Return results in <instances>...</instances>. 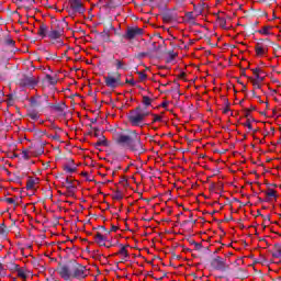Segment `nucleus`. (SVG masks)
<instances>
[{
    "instance_id": "nucleus-1",
    "label": "nucleus",
    "mask_w": 281,
    "mask_h": 281,
    "mask_svg": "<svg viewBox=\"0 0 281 281\" xmlns=\"http://www.w3.org/2000/svg\"><path fill=\"white\" fill-rule=\"evenodd\" d=\"M57 272L63 280H87L89 278V269L87 266L79 263L77 260H69L66 263L59 262Z\"/></svg>"
},
{
    "instance_id": "nucleus-2",
    "label": "nucleus",
    "mask_w": 281,
    "mask_h": 281,
    "mask_svg": "<svg viewBox=\"0 0 281 281\" xmlns=\"http://www.w3.org/2000/svg\"><path fill=\"white\" fill-rule=\"evenodd\" d=\"M116 144H119V146H123V148H127V150L134 153L136 157H139L146 153L144 143H142V136H139L137 131H130V134L127 135L121 134L116 138Z\"/></svg>"
},
{
    "instance_id": "nucleus-3",
    "label": "nucleus",
    "mask_w": 281,
    "mask_h": 281,
    "mask_svg": "<svg viewBox=\"0 0 281 281\" xmlns=\"http://www.w3.org/2000/svg\"><path fill=\"white\" fill-rule=\"evenodd\" d=\"M142 104L144 108L138 105L134 110L130 111L127 120L132 126H142V122H144L148 115H151L150 111L147 109L153 105V99L148 95H143Z\"/></svg>"
},
{
    "instance_id": "nucleus-4",
    "label": "nucleus",
    "mask_w": 281,
    "mask_h": 281,
    "mask_svg": "<svg viewBox=\"0 0 281 281\" xmlns=\"http://www.w3.org/2000/svg\"><path fill=\"white\" fill-rule=\"evenodd\" d=\"M105 87L110 89H117V87H122V74L119 71L115 72H108V76L103 77Z\"/></svg>"
},
{
    "instance_id": "nucleus-5",
    "label": "nucleus",
    "mask_w": 281,
    "mask_h": 281,
    "mask_svg": "<svg viewBox=\"0 0 281 281\" xmlns=\"http://www.w3.org/2000/svg\"><path fill=\"white\" fill-rule=\"evenodd\" d=\"M273 45V42L269 38H261L257 42L255 46V52L257 56H265L269 52V47Z\"/></svg>"
},
{
    "instance_id": "nucleus-6",
    "label": "nucleus",
    "mask_w": 281,
    "mask_h": 281,
    "mask_svg": "<svg viewBox=\"0 0 281 281\" xmlns=\"http://www.w3.org/2000/svg\"><path fill=\"white\" fill-rule=\"evenodd\" d=\"M137 36H144V29H139L138 26H128L125 34H123V38H125V41H134Z\"/></svg>"
},
{
    "instance_id": "nucleus-7",
    "label": "nucleus",
    "mask_w": 281,
    "mask_h": 281,
    "mask_svg": "<svg viewBox=\"0 0 281 281\" xmlns=\"http://www.w3.org/2000/svg\"><path fill=\"white\" fill-rule=\"evenodd\" d=\"M211 267L215 271H227L229 269V265L221 256H216L211 260Z\"/></svg>"
},
{
    "instance_id": "nucleus-8",
    "label": "nucleus",
    "mask_w": 281,
    "mask_h": 281,
    "mask_svg": "<svg viewBox=\"0 0 281 281\" xmlns=\"http://www.w3.org/2000/svg\"><path fill=\"white\" fill-rule=\"evenodd\" d=\"M177 9L168 10L162 13L164 23H172V21H177L179 19V14L176 11Z\"/></svg>"
},
{
    "instance_id": "nucleus-9",
    "label": "nucleus",
    "mask_w": 281,
    "mask_h": 281,
    "mask_svg": "<svg viewBox=\"0 0 281 281\" xmlns=\"http://www.w3.org/2000/svg\"><path fill=\"white\" fill-rule=\"evenodd\" d=\"M65 25H68V23H67V21H65V19H63L61 21L60 20H52L49 29L65 34Z\"/></svg>"
},
{
    "instance_id": "nucleus-10",
    "label": "nucleus",
    "mask_w": 281,
    "mask_h": 281,
    "mask_svg": "<svg viewBox=\"0 0 281 281\" xmlns=\"http://www.w3.org/2000/svg\"><path fill=\"white\" fill-rule=\"evenodd\" d=\"M19 85L20 87H36V85H38V81H36L34 77L23 76L19 79Z\"/></svg>"
},
{
    "instance_id": "nucleus-11",
    "label": "nucleus",
    "mask_w": 281,
    "mask_h": 281,
    "mask_svg": "<svg viewBox=\"0 0 281 281\" xmlns=\"http://www.w3.org/2000/svg\"><path fill=\"white\" fill-rule=\"evenodd\" d=\"M69 5L74 12H78L79 14H85V7H82V1L69 0Z\"/></svg>"
},
{
    "instance_id": "nucleus-12",
    "label": "nucleus",
    "mask_w": 281,
    "mask_h": 281,
    "mask_svg": "<svg viewBox=\"0 0 281 281\" xmlns=\"http://www.w3.org/2000/svg\"><path fill=\"white\" fill-rule=\"evenodd\" d=\"M46 103L49 104L50 108L54 109V111L59 113V115H61V117H67V112H65V109H67V104H65V103L52 104V103H48L47 101H46Z\"/></svg>"
},
{
    "instance_id": "nucleus-13",
    "label": "nucleus",
    "mask_w": 281,
    "mask_h": 281,
    "mask_svg": "<svg viewBox=\"0 0 281 281\" xmlns=\"http://www.w3.org/2000/svg\"><path fill=\"white\" fill-rule=\"evenodd\" d=\"M63 168L67 172V175H74V172L78 170L76 162L71 158L68 159V162L65 164Z\"/></svg>"
},
{
    "instance_id": "nucleus-14",
    "label": "nucleus",
    "mask_w": 281,
    "mask_h": 281,
    "mask_svg": "<svg viewBox=\"0 0 281 281\" xmlns=\"http://www.w3.org/2000/svg\"><path fill=\"white\" fill-rule=\"evenodd\" d=\"M94 243H97L99 247H106V243L109 241L104 235H102L101 233H97L94 235Z\"/></svg>"
},
{
    "instance_id": "nucleus-15",
    "label": "nucleus",
    "mask_w": 281,
    "mask_h": 281,
    "mask_svg": "<svg viewBox=\"0 0 281 281\" xmlns=\"http://www.w3.org/2000/svg\"><path fill=\"white\" fill-rule=\"evenodd\" d=\"M30 150H32V148L37 149L36 151H32L33 155H35L36 157H38V155H43L45 153V150H43V143H32L30 145Z\"/></svg>"
},
{
    "instance_id": "nucleus-16",
    "label": "nucleus",
    "mask_w": 281,
    "mask_h": 281,
    "mask_svg": "<svg viewBox=\"0 0 281 281\" xmlns=\"http://www.w3.org/2000/svg\"><path fill=\"white\" fill-rule=\"evenodd\" d=\"M4 267L5 271H11V273H16V270L19 269V265L13 260L5 261Z\"/></svg>"
},
{
    "instance_id": "nucleus-17",
    "label": "nucleus",
    "mask_w": 281,
    "mask_h": 281,
    "mask_svg": "<svg viewBox=\"0 0 281 281\" xmlns=\"http://www.w3.org/2000/svg\"><path fill=\"white\" fill-rule=\"evenodd\" d=\"M38 36H41L42 38H45L48 36L49 34V27L47 26V24L45 23H41L38 31H37Z\"/></svg>"
},
{
    "instance_id": "nucleus-18",
    "label": "nucleus",
    "mask_w": 281,
    "mask_h": 281,
    "mask_svg": "<svg viewBox=\"0 0 281 281\" xmlns=\"http://www.w3.org/2000/svg\"><path fill=\"white\" fill-rule=\"evenodd\" d=\"M65 33L60 32V31H55L54 29H49L48 31V38L50 41H58V38H60Z\"/></svg>"
},
{
    "instance_id": "nucleus-19",
    "label": "nucleus",
    "mask_w": 281,
    "mask_h": 281,
    "mask_svg": "<svg viewBox=\"0 0 281 281\" xmlns=\"http://www.w3.org/2000/svg\"><path fill=\"white\" fill-rule=\"evenodd\" d=\"M270 254H272L273 258H281V243L274 244L273 249L270 250Z\"/></svg>"
},
{
    "instance_id": "nucleus-20",
    "label": "nucleus",
    "mask_w": 281,
    "mask_h": 281,
    "mask_svg": "<svg viewBox=\"0 0 281 281\" xmlns=\"http://www.w3.org/2000/svg\"><path fill=\"white\" fill-rule=\"evenodd\" d=\"M10 234V228L5 225V223H0V238H8Z\"/></svg>"
},
{
    "instance_id": "nucleus-21",
    "label": "nucleus",
    "mask_w": 281,
    "mask_h": 281,
    "mask_svg": "<svg viewBox=\"0 0 281 281\" xmlns=\"http://www.w3.org/2000/svg\"><path fill=\"white\" fill-rule=\"evenodd\" d=\"M2 45L4 47H10L11 52H14V45H16V42L10 37H7L3 40Z\"/></svg>"
},
{
    "instance_id": "nucleus-22",
    "label": "nucleus",
    "mask_w": 281,
    "mask_h": 281,
    "mask_svg": "<svg viewBox=\"0 0 281 281\" xmlns=\"http://www.w3.org/2000/svg\"><path fill=\"white\" fill-rule=\"evenodd\" d=\"M94 148H100V146H109V140H106V136L102 135L101 138L97 143L93 144Z\"/></svg>"
},
{
    "instance_id": "nucleus-23",
    "label": "nucleus",
    "mask_w": 281,
    "mask_h": 281,
    "mask_svg": "<svg viewBox=\"0 0 281 281\" xmlns=\"http://www.w3.org/2000/svg\"><path fill=\"white\" fill-rule=\"evenodd\" d=\"M44 82H47V85H52L54 87L58 85V78L52 77V75H46L44 78Z\"/></svg>"
},
{
    "instance_id": "nucleus-24",
    "label": "nucleus",
    "mask_w": 281,
    "mask_h": 281,
    "mask_svg": "<svg viewBox=\"0 0 281 281\" xmlns=\"http://www.w3.org/2000/svg\"><path fill=\"white\" fill-rule=\"evenodd\" d=\"M266 196H267L266 203H269V201H271V198L278 199L277 191L273 190V189H271V188H269V189H268V192H266Z\"/></svg>"
},
{
    "instance_id": "nucleus-25",
    "label": "nucleus",
    "mask_w": 281,
    "mask_h": 281,
    "mask_svg": "<svg viewBox=\"0 0 281 281\" xmlns=\"http://www.w3.org/2000/svg\"><path fill=\"white\" fill-rule=\"evenodd\" d=\"M99 36L103 43H111V33L108 31L99 33Z\"/></svg>"
},
{
    "instance_id": "nucleus-26",
    "label": "nucleus",
    "mask_w": 281,
    "mask_h": 281,
    "mask_svg": "<svg viewBox=\"0 0 281 281\" xmlns=\"http://www.w3.org/2000/svg\"><path fill=\"white\" fill-rule=\"evenodd\" d=\"M35 183H38V178L34 179L32 177H29L26 182V190H34Z\"/></svg>"
},
{
    "instance_id": "nucleus-27",
    "label": "nucleus",
    "mask_w": 281,
    "mask_h": 281,
    "mask_svg": "<svg viewBox=\"0 0 281 281\" xmlns=\"http://www.w3.org/2000/svg\"><path fill=\"white\" fill-rule=\"evenodd\" d=\"M115 67H116V71H120V69H123L124 71H126V64L124 63V60L122 59H115Z\"/></svg>"
},
{
    "instance_id": "nucleus-28",
    "label": "nucleus",
    "mask_w": 281,
    "mask_h": 281,
    "mask_svg": "<svg viewBox=\"0 0 281 281\" xmlns=\"http://www.w3.org/2000/svg\"><path fill=\"white\" fill-rule=\"evenodd\" d=\"M15 273H18V278H21L22 280H27V274L25 273V269L21 268V266H18Z\"/></svg>"
},
{
    "instance_id": "nucleus-29",
    "label": "nucleus",
    "mask_w": 281,
    "mask_h": 281,
    "mask_svg": "<svg viewBox=\"0 0 281 281\" xmlns=\"http://www.w3.org/2000/svg\"><path fill=\"white\" fill-rule=\"evenodd\" d=\"M65 183H67V186H65ZM74 182L71 181V180H69V178H66L65 179V182H63V188H67V190L69 191V192H71V190H74L76 187H74V184H72Z\"/></svg>"
},
{
    "instance_id": "nucleus-30",
    "label": "nucleus",
    "mask_w": 281,
    "mask_h": 281,
    "mask_svg": "<svg viewBox=\"0 0 281 281\" xmlns=\"http://www.w3.org/2000/svg\"><path fill=\"white\" fill-rule=\"evenodd\" d=\"M43 105V101L41 99H31V106L33 109H40Z\"/></svg>"
},
{
    "instance_id": "nucleus-31",
    "label": "nucleus",
    "mask_w": 281,
    "mask_h": 281,
    "mask_svg": "<svg viewBox=\"0 0 281 281\" xmlns=\"http://www.w3.org/2000/svg\"><path fill=\"white\" fill-rule=\"evenodd\" d=\"M246 120L247 121L243 124V126H246L249 131H254V126L251 125V122H255L254 117L248 116Z\"/></svg>"
},
{
    "instance_id": "nucleus-32",
    "label": "nucleus",
    "mask_w": 281,
    "mask_h": 281,
    "mask_svg": "<svg viewBox=\"0 0 281 281\" xmlns=\"http://www.w3.org/2000/svg\"><path fill=\"white\" fill-rule=\"evenodd\" d=\"M44 54H47L46 60H56L58 55L56 53H49L47 49H43Z\"/></svg>"
},
{
    "instance_id": "nucleus-33",
    "label": "nucleus",
    "mask_w": 281,
    "mask_h": 281,
    "mask_svg": "<svg viewBox=\"0 0 281 281\" xmlns=\"http://www.w3.org/2000/svg\"><path fill=\"white\" fill-rule=\"evenodd\" d=\"M269 30H272V26H263L262 30L257 31L258 34H263V36H269L271 32Z\"/></svg>"
},
{
    "instance_id": "nucleus-34",
    "label": "nucleus",
    "mask_w": 281,
    "mask_h": 281,
    "mask_svg": "<svg viewBox=\"0 0 281 281\" xmlns=\"http://www.w3.org/2000/svg\"><path fill=\"white\" fill-rule=\"evenodd\" d=\"M103 31H104V32H108V33H110V34H111V31L115 32V26H113V23L108 22V23L105 24V26H104V30H103Z\"/></svg>"
},
{
    "instance_id": "nucleus-35",
    "label": "nucleus",
    "mask_w": 281,
    "mask_h": 281,
    "mask_svg": "<svg viewBox=\"0 0 281 281\" xmlns=\"http://www.w3.org/2000/svg\"><path fill=\"white\" fill-rule=\"evenodd\" d=\"M126 247H130L128 245L123 246L121 245V249L119 251V254H121V256H124L125 258H128V250H126Z\"/></svg>"
},
{
    "instance_id": "nucleus-36",
    "label": "nucleus",
    "mask_w": 281,
    "mask_h": 281,
    "mask_svg": "<svg viewBox=\"0 0 281 281\" xmlns=\"http://www.w3.org/2000/svg\"><path fill=\"white\" fill-rule=\"evenodd\" d=\"M113 199H114L115 201H122V199H124V194H122V191L116 190L115 193H114V195H113Z\"/></svg>"
},
{
    "instance_id": "nucleus-37",
    "label": "nucleus",
    "mask_w": 281,
    "mask_h": 281,
    "mask_svg": "<svg viewBox=\"0 0 281 281\" xmlns=\"http://www.w3.org/2000/svg\"><path fill=\"white\" fill-rule=\"evenodd\" d=\"M218 22L220 27H222L223 30H227V20H225L224 18H218Z\"/></svg>"
},
{
    "instance_id": "nucleus-38",
    "label": "nucleus",
    "mask_w": 281,
    "mask_h": 281,
    "mask_svg": "<svg viewBox=\"0 0 281 281\" xmlns=\"http://www.w3.org/2000/svg\"><path fill=\"white\" fill-rule=\"evenodd\" d=\"M26 116L30 117L31 120H34V121H36V120H38V117H41V116L38 115V113H36V112H29V113L26 114Z\"/></svg>"
},
{
    "instance_id": "nucleus-39",
    "label": "nucleus",
    "mask_w": 281,
    "mask_h": 281,
    "mask_svg": "<svg viewBox=\"0 0 281 281\" xmlns=\"http://www.w3.org/2000/svg\"><path fill=\"white\" fill-rule=\"evenodd\" d=\"M245 115L244 117H250L251 111H256V106L251 105L250 109H245Z\"/></svg>"
},
{
    "instance_id": "nucleus-40",
    "label": "nucleus",
    "mask_w": 281,
    "mask_h": 281,
    "mask_svg": "<svg viewBox=\"0 0 281 281\" xmlns=\"http://www.w3.org/2000/svg\"><path fill=\"white\" fill-rule=\"evenodd\" d=\"M247 78H248V80L251 81L252 87H254L255 89H261L260 82L256 81V80H255L254 78H251V77H247Z\"/></svg>"
},
{
    "instance_id": "nucleus-41",
    "label": "nucleus",
    "mask_w": 281,
    "mask_h": 281,
    "mask_svg": "<svg viewBox=\"0 0 281 281\" xmlns=\"http://www.w3.org/2000/svg\"><path fill=\"white\" fill-rule=\"evenodd\" d=\"M237 278H245V269L238 268L235 274Z\"/></svg>"
},
{
    "instance_id": "nucleus-42",
    "label": "nucleus",
    "mask_w": 281,
    "mask_h": 281,
    "mask_svg": "<svg viewBox=\"0 0 281 281\" xmlns=\"http://www.w3.org/2000/svg\"><path fill=\"white\" fill-rule=\"evenodd\" d=\"M251 71L255 76V79H257L258 76H260V74H262V69H260V68H252Z\"/></svg>"
},
{
    "instance_id": "nucleus-43",
    "label": "nucleus",
    "mask_w": 281,
    "mask_h": 281,
    "mask_svg": "<svg viewBox=\"0 0 281 281\" xmlns=\"http://www.w3.org/2000/svg\"><path fill=\"white\" fill-rule=\"evenodd\" d=\"M193 10L196 12L198 16L203 14V7H196V4H194Z\"/></svg>"
},
{
    "instance_id": "nucleus-44",
    "label": "nucleus",
    "mask_w": 281,
    "mask_h": 281,
    "mask_svg": "<svg viewBox=\"0 0 281 281\" xmlns=\"http://www.w3.org/2000/svg\"><path fill=\"white\" fill-rule=\"evenodd\" d=\"M0 276L5 278V263H0Z\"/></svg>"
},
{
    "instance_id": "nucleus-45",
    "label": "nucleus",
    "mask_w": 281,
    "mask_h": 281,
    "mask_svg": "<svg viewBox=\"0 0 281 281\" xmlns=\"http://www.w3.org/2000/svg\"><path fill=\"white\" fill-rule=\"evenodd\" d=\"M53 45H56L57 47H63V45H65V42H63V40L57 38L55 40V42H53Z\"/></svg>"
},
{
    "instance_id": "nucleus-46",
    "label": "nucleus",
    "mask_w": 281,
    "mask_h": 281,
    "mask_svg": "<svg viewBox=\"0 0 281 281\" xmlns=\"http://www.w3.org/2000/svg\"><path fill=\"white\" fill-rule=\"evenodd\" d=\"M3 202L8 203L9 205H14L16 203V201H14L12 198H4Z\"/></svg>"
},
{
    "instance_id": "nucleus-47",
    "label": "nucleus",
    "mask_w": 281,
    "mask_h": 281,
    "mask_svg": "<svg viewBox=\"0 0 281 281\" xmlns=\"http://www.w3.org/2000/svg\"><path fill=\"white\" fill-rule=\"evenodd\" d=\"M22 157L23 159H25V161L30 160V151H27V149H24L22 151Z\"/></svg>"
},
{
    "instance_id": "nucleus-48",
    "label": "nucleus",
    "mask_w": 281,
    "mask_h": 281,
    "mask_svg": "<svg viewBox=\"0 0 281 281\" xmlns=\"http://www.w3.org/2000/svg\"><path fill=\"white\" fill-rule=\"evenodd\" d=\"M153 115V124H155V122H161V116L160 115H158V114H151Z\"/></svg>"
},
{
    "instance_id": "nucleus-49",
    "label": "nucleus",
    "mask_w": 281,
    "mask_h": 281,
    "mask_svg": "<svg viewBox=\"0 0 281 281\" xmlns=\"http://www.w3.org/2000/svg\"><path fill=\"white\" fill-rule=\"evenodd\" d=\"M187 19H189V21H194L196 18H194V13L193 12H187L186 13Z\"/></svg>"
},
{
    "instance_id": "nucleus-50",
    "label": "nucleus",
    "mask_w": 281,
    "mask_h": 281,
    "mask_svg": "<svg viewBox=\"0 0 281 281\" xmlns=\"http://www.w3.org/2000/svg\"><path fill=\"white\" fill-rule=\"evenodd\" d=\"M146 56H148V53H138L135 58H138L139 60H142V58H146Z\"/></svg>"
},
{
    "instance_id": "nucleus-51",
    "label": "nucleus",
    "mask_w": 281,
    "mask_h": 281,
    "mask_svg": "<svg viewBox=\"0 0 281 281\" xmlns=\"http://www.w3.org/2000/svg\"><path fill=\"white\" fill-rule=\"evenodd\" d=\"M90 128H92L94 131V137H100V127H93L92 125H90Z\"/></svg>"
},
{
    "instance_id": "nucleus-52",
    "label": "nucleus",
    "mask_w": 281,
    "mask_h": 281,
    "mask_svg": "<svg viewBox=\"0 0 281 281\" xmlns=\"http://www.w3.org/2000/svg\"><path fill=\"white\" fill-rule=\"evenodd\" d=\"M192 216H194V214L191 213V214L189 215V218H190V220H189V221H184V224L193 223V225H195L196 220H192Z\"/></svg>"
},
{
    "instance_id": "nucleus-53",
    "label": "nucleus",
    "mask_w": 281,
    "mask_h": 281,
    "mask_svg": "<svg viewBox=\"0 0 281 281\" xmlns=\"http://www.w3.org/2000/svg\"><path fill=\"white\" fill-rule=\"evenodd\" d=\"M52 139H54L55 142H60V135L58 134H54L49 136Z\"/></svg>"
},
{
    "instance_id": "nucleus-54",
    "label": "nucleus",
    "mask_w": 281,
    "mask_h": 281,
    "mask_svg": "<svg viewBox=\"0 0 281 281\" xmlns=\"http://www.w3.org/2000/svg\"><path fill=\"white\" fill-rule=\"evenodd\" d=\"M256 82H265V77H260V75H257V78L254 79Z\"/></svg>"
},
{
    "instance_id": "nucleus-55",
    "label": "nucleus",
    "mask_w": 281,
    "mask_h": 281,
    "mask_svg": "<svg viewBox=\"0 0 281 281\" xmlns=\"http://www.w3.org/2000/svg\"><path fill=\"white\" fill-rule=\"evenodd\" d=\"M169 56L171 60H175V58H177V53H175V50H169Z\"/></svg>"
},
{
    "instance_id": "nucleus-56",
    "label": "nucleus",
    "mask_w": 281,
    "mask_h": 281,
    "mask_svg": "<svg viewBox=\"0 0 281 281\" xmlns=\"http://www.w3.org/2000/svg\"><path fill=\"white\" fill-rule=\"evenodd\" d=\"M8 102H9V104H14V95L9 94L8 95Z\"/></svg>"
},
{
    "instance_id": "nucleus-57",
    "label": "nucleus",
    "mask_w": 281,
    "mask_h": 281,
    "mask_svg": "<svg viewBox=\"0 0 281 281\" xmlns=\"http://www.w3.org/2000/svg\"><path fill=\"white\" fill-rule=\"evenodd\" d=\"M138 76H139L140 80H146L148 78V76L144 72H138Z\"/></svg>"
},
{
    "instance_id": "nucleus-58",
    "label": "nucleus",
    "mask_w": 281,
    "mask_h": 281,
    "mask_svg": "<svg viewBox=\"0 0 281 281\" xmlns=\"http://www.w3.org/2000/svg\"><path fill=\"white\" fill-rule=\"evenodd\" d=\"M119 229H120V228H119L117 226L112 225V226H111V229L108 231V234H111V232H117Z\"/></svg>"
},
{
    "instance_id": "nucleus-59",
    "label": "nucleus",
    "mask_w": 281,
    "mask_h": 281,
    "mask_svg": "<svg viewBox=\"0 0 281 281\" xmlns=\"http://www.w3.org/2000/svg\"><path fill=\"white\" fill-rule=\"evenodd\" d=\"M125 82L126 85H132V87H135V80L133 79H126Z\"/></svg>"
},
{
    "instance_id": "nucleus-60",
    "label": "nucleus",
    "mask_w": 281,
    "mask_h": 281,
    "mask_svg": "<svg viewBox=\"0 0 281 281\" xmlns=\"http://www.w3.org/2000/svg\"><path fill=\"white\" fill-rule=\"evenodd\" d=\"M209 190H210L211 192H214V190H216V184H215L214 182H212V183L210 184V187H209Z\"/></svg>"
},
{
    "instance_id": "nucleus-61",
    "label": "nucleus",
    "mask_w": 281,
    "mask_h": 281,
    "mask_svg": "<svg viewBox=\"0 0 281 281\" xmlns=\"http://www.w3.org/2000/svg\"><path fill=\"white\" fill-rule=\"evenodd\" d=\"M158 49H159V48H157V43L154 42V43L151 44V52H158Z\"/></svg>"
},
{
    "instance_id": "nucleus-62",
    "label": "nucleus",
    "mask_w": 281,
    "mask_h": 281,
    "mask_svg": "<svg viewBox=\"0 0 281 281\" xmlns=\"http://www.w3.org/2000/svg\"><path fill=\"white\" fill-rule=\"evenodd\" d=\"M194 247H195V249H198V251H200V249L203 248V245L195 241Z\"/></svg>"
},
{
    "instance_id": "nucleus-63",
    "label": "nucleus",
    "mask_w": 281,
    "mask_h": 281,
    "mask_svg": "<svg viewBox=\"0 0 281 281\" xmlns=\"http://www.w3.org/2000/svg\"><path fill=\"white\" fill-rule=\"evenodd\" d=\"M246 71H247V68L241 69L240 76H244V78H248Z\"/></svg>"
},
{
    "instance_id": "nucleus-64",
    "label": "nucleus",
    "mask_w": 281,
    "mask_h": 281,
    "mask_svg": "<svg viewBox=\"0 0 281 281\" xmlns=\"http://www.w3.org/2000/svg\"><path fill=\"white\" fill-rule=\"evenodd\" d=\"M271 45H273V49H276V50L281 49V47L279 46V44H276V43L272 42Z\"/></svg>"
}]
</instances>
